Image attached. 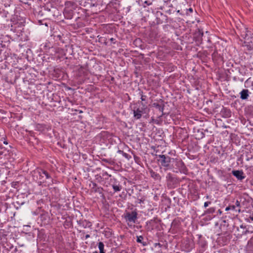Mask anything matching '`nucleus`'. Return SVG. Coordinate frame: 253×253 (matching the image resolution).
<instances>
[{"mask_svg": "<svg viewBox=\"0 0 253 253\" xmlns=\"http://www.w3.org/2000/svg\"><path fill=\"white\" fill-rule=\"evenodd\" d=\"M32 174L34 180L36 181L39 185L47 186L53 183V179L50 174L44 169H36L32 171Z\"/></svg>", "mask_w": 253, "mask_h": 253, "instance_id": "nucleus-1", "label": "nucleus"}, {"mask_svg": "<svg viewBox=\"0 0 253 253\" xmlns=\"http://www.w3.org/2000/svg\"><path fill=\"white\" fill-rule=\"evenodd\" d=\"M131 110L133 112V118L136 120H139L143 114L146 113L147 107L144 103L137 102L133 104Z\"/></svg>", "mask_w": 253, "mask_h": 253, "instance_id": "nucleus-2", "label": "nucleus"}, {"mask_svg": "<svg viewBox=\"0 0 253 253\" xmlns=\"http://www.w3.org/2000/svg\"><path fill=\"white\" fill-rule=\"evenodd\" d=\"M138 213L136 210L129 211H126L123 217L129 227H132L136 223L137 219Z\"/></svg>", "mask_w": 253, "mask_h": 253, "instance_id": "nucleus-3", "label": "nucleus"}, {"mask_svg": "<svg viewBox=\"0 0 253 253\" xmlns=\"http://www.w3.org/2000/svg\"><path fill=\"white\" fill-rule=\"evenodd\" d=\"M11 30L14 32H16L18 31L17 28H22L24 26L25 20L23 18L19 19L17 16H14L11 19Z\"/></svg>", "mask_w": 253, "mask_h": 253, "instance_id": "nucleus-4", "label": "nucleus"}, {"mask_svg": "<svg viewBox=\"0 0 253 253\" xmlns=\"http://www.w3.org/2000/svg\"><path fill=\"white\" fill-rule=\"evenodd\" d=\"M159 157L161 159V160H159L161 165L163 167L166 168L167 169H169L171 158L164 155H159Z\"/></svg>", "mask_w": 253, "mask_h": 253, "instance_id": "nucleus-5", "label": "nucleus"}, {"mask_svg": "<svg viewBox=\"0 0 253 253\" xmlns=\"http://www.w3.org/2000/svg\"><path fill=\"white\" fill-rule=\"evenodd\" d=\"M175 165L181 173H186L187 171L186 168L184 163L181 160H176Z\"/></svg>", "mask_w": 253, "mask_h": 253, "instance_id": "nucleus-6", "label": "nucleus"}, {"mask_svg": "<svg viewBox=\"0 0 253 253\" xmlns=\"http://www.w3.org/2000/svg\"><path fill=\"white\" fill-rule=\"evenodd\" d=\"M78 76L84 79H86L88 74V71L86 67L81 66L78 69Z\"/></svg>", "mask_w": 253, "mask_h": 253, "instance_id": "nucleus-7", "label": "nucleus"}, {"mask_svg": "<svg viewBox=\"0 0 253 253\" xmlns=\"http://www.w3.org/2000/svg\"><path fill=\"white\" fill-rule=\"evenodd\" d=\"M63 14L65 18L67 19H71L74 15V9L68 8V7H65Z\"/></svg>", "mask_w": 253, "mask_h": 253, "instance_id": "nucleus-8", "label": "nucleus"}, {"mask_svg": "<svg viewBox=\"0 0 253 253\" xmlns=\"http://www.w3.org/2000/svg\"><path fill=\"white\" fill-rule=\"evenodd\" d=\"M110 182L113 183L112 187L114 190V192H119L122 189V187L118 183L117 179L115 178H111L110 179Z\"/></svg>", "mask_w": 253, "mask_h": 253, "instance_id": "nucleus-9", "label": "nucleus"}, {"mask_svg": "<svg viewBox=\"0 0 253 253\" xmlns=\"http://www.w3.org/2000/svg\"><path fill=\"white\" fill-rule=\"evenodd\" d=\"M232 173L238 180H242L245 178V176L244 175V172L242 170H233Z\"/></svg>", "mask_w": 253, "mask_h": 253, "instance_id": "nucleus-10", "label": "nucleus"}, {"mask_svg": "<svg viewBox=\"0 0 253 253\" xmlns=\"http://www.w3.org/2000/svg\"><path fill=\"white\" fill-rule=\"evenodd\" d=\"M220 112L222 116L225 118H230L231 116V112L230 109L226 108H223Z\"/></svg>", "mask_w": 253, "mask_h": 253, "instance_id": "nucleus-11", "label": "nucleus"}, {"mask_svg": "<svg viewBox=\"0 0 253 253\" xmlns=\"http://www.w3.org/2000/svg\"><path fill=\"white\" fill-rule=\"evenodd\" d=\"M240 98L242 100L247 99L249 96V91L248 89H244L240 92Z\"/></svg>", "mask_w": 253, "mask_h": 253, "instance_id": "nucleus-12", "label": "nucleus"}, {"mask_svg": "<svg viewBox=\"0 0 253 253\" xmlns=\"http://www.w3.org/2000/svg\"><path fill=\"white\" fill-rule=\"evenodd\" d=\"M78 224L80 226H82L84 228H88L91 226V223L85 220L79 221L78 222Z\"/></svg>", "mask_w": 253, "mask_h": 253, "instance_id": "nucleus-13", "label": "nucleus"}, {"mask_svg": "<svg viewBox=\"0 0 253 253\" xmlns=\"http://www.w3.org/2000/svg\"><path fill=\"white\" fill-rule=\"evenodd\" d=\"M149 172H150V174L151 175V176L152 178H153L155 180H160V179H161V176L160 175V174L159 173L155 172L154 171H153L152 169L150 170Z\"/></svg>", "mask_w": 253, "mask_h": 253, "instance_id": "nucleus-14", "label": "nucleus"}, {"mask_svg": "<svg viewBox=\"0 0 253 253\" xmlns=\"http://www.w3.org/2000/svg\"><path fill=\"white\" fill-rule=\"evenodd\" d=\"M153 106L155 107L156 109L158 110L161 113H162V115H163V111H164V106L162 104L154 103L153 104Z\"/></svg>", "mask_w": 253, "mask_h": 253, "instance_id": "nucleus-15", "label": "nucleus"}, {"mask_svg": "<svg viewBox=\"0 0 253 253\" xmlns=\"http://www.w3.org/2000/svg\"><path fill=\"white\" fill-rule=\"evenodd\" d=\"M65 7H68L69 8L75 9L76 5V3L73 1H67L65 3Z\"/></svg>", "mask_w": 253, "mask_h": 253, "instance_id": "nucleus-16", "label": "nucleus"}, {"mask_svg": "<svg viewBox=\"0 0 253 253\" xmlns=\"http://www.w3.org/2000/svg\"><path fill=\"white\" fill-rule=\"evenodd\" d=\"M231 210H233V211H238L239 213H240L241 212V209H235V206H233V205L229 206L225 208L226 211H228Z\"/></svg>", "mask_w": 253, "mask_h": 253, "instance_id": "nucleus-17", "label": "nucleus"}, {"mask_svg": "<svg viewBox=\"0 0 253 253\" xmlns=\"http://www.w3.org/2000/svg\"><path fill=\"white\" fill-rule=\"evenodd\" d=\"M143 240V237L142 236H137L136 241L137 243L142 244L143 246H145L146 245V243H144L142 242Z\"/></svg>", "mask_w": 253, "mask_h": 253, "instance_id": "nucleus-18", "label": "nucleus"}, {"mask_svg": "<svg viewBox=\"0 0 253 253\" xmlns=\"http://www.w3.org/2000/svg\"><path fill=\"white\" fill-rule=\"evenodd\" d=\"M98 249L100 251H104V245L103 242H100L98 243Z\"/></svg>", "mask_w": 253, "mask_h": 253, "instance_id": "nucleus-19", "label": "nucleus"}, {"mask_svg": "<svg viewBox=\"0 0 253 253\" xmlns=\"http://www.w3.org/2000/svg\"><path fill=\"white\" fill-rule=\"evenodd\" d=\"M92 187H91V189L95 192H97V189H98V187H97V184L94 182H91Z\"/></svg>", "mask_w": 253, "mask_h": 253, "instance_id": "nucleus-20", "label": "nucleus"}, {"mask_svg": "<svg viewBox=\"0 0 253 253\" xmlns=\"http://www.w3.org/2000/svg\"><path fill=\"white\" fill-rule=\"evenodd\" d=\"M103 161H104L106 163H108L110 165H113L115 163V162L113 161H112L110 159H103Z\"/></svg>", "mask_w": 253, "mask_h": 253, "instance_id": "nucleus-21", "label": "nucleus"}, {"mask_svg": "<svg viewBox=\"0 0 253 253\" xmlns=\"http://www.w3.org/2000/svg\"><path fill=\"white\" fill-rule=\"evenodd\" d=\"M234 206H235V209H240V202L238 200H236L235 202V205Z\"/></svg>", "mask_w": 253, "mask_h": 253, "instance_id": "nucleus-22", "label": "nucleus"}, {"mask_svg": "<svg viewBox=\"0 0 253 253\" xmlns=\"http://www.w3.org/2000/svg\"><path fill=\"white\" fill-rule=\"evenodd\" d=\"M214 212V209L213 208H211L207 210V212L209 213H212Z\"/></svg>", "mask_w": 253, "mask_h": 253, "instance_id": "nucleus-23", "label": "nucleus"}, {"mask_svg": "<svg viewBox=\"0 0 253 253\" xmlns=\"http://www.w3.org/2000/svg\"><path fill=\"white\" fill-rule=\"evenodd\" d=\"M193 8H189L188 9H186V14H189V12L192 13L193 12Z\"/></svg>", "mask_w": 253, "mask_h": 253, "instance_id": "nucleus-24", "label": "nucleus"}, {"mask_svg": "<svg viewBox=\"0 0 253 253\" xmlns=\"http://www.w3.org/2000/svg\"><path fill=\"white\" fill-rule=\"evenodd\" d=\"M211 204V202H205L204 203V208H207V207H208L210 204Z\"/></svg>", "mask_w": 253, "mask_h": 253, "instance_id": "nucleus-25", "label": "nucleus"}, {"mask_svg": "<svg viewBox=\"0 0 253 253\" xmlns=\"http://www.w3.org/2000/svg\"><path fill=\"white\" fill-rule=\"evenodd\" d=\"M154 246L156 248L157 247H159V248H161L162 246V245H161L159 243H156L154 244Z\"/></svg>", "mask_w": 253, "mask_h": 253, "instance_id": "nucleus-26", "label": "nucleus"}, {"mask_svg": "<svg viewBox=\"0 0 253 253\" xmlns=\"http://www.w3.org/2000/svg\"><path fill=\"white\" fill-rule=\"evenodd\" d=\"M107 175L110 177H112V175L111 174H108V173L106 171L103 173V176Z\"/></svg>", "mask_w": 253, "mask_h": 253, "instance_id": "nucleus-27", "label": "nucleus"}, {"mask_svg": "<svg viewBox=\"0 0 253 253\" xmlns=\"http://www.w3.org/2000/svg\"><path fill=\"white\" fill-rule=\"evenodd\" d=\"M144 4H146L147 5H150L152 4V3L149 1H147V0H145L144 2Z\"/></svg>", "mask_w": 253, "mask_h": 253, "instance_id": "nucleus-28", "label": "nucleus"}, {"mask_svg": "<svg viewBox=\"0 0 253 253\" xmlns=\"http://www.w3.org/2000/svg\"><path fill=\"white\" fill-rule=\"evenodd\" d=\"M146 95H141V99L142 101H145L146 100Z\"/></svg>", "mask_w": 253, "mask_h": 253, "instance_id": "nucleus-29", "label": "nucleus"}, {"mask_svg": "<svg viewBox=\"0 0 253 253\" xmlns=\"http://www.w3.org/2000/svg\"><path fill=\"white\" fill-rule=\"evenodd\" d=\"M250 219H251V220L253 221V216H250V217L248 219H246V221L247 222H250Z\"/></svg>", "mask_w": 253, "mask_h": 253, "instance_id": "nucleus-30", "label": "nucleus"}, {"mask_svg": "<svg viewBox=\"0 0 253 253\" xmlns=\"http://www.w3.org/2000/svg\"><path fill=\"white\" fill-rule=\"evenodd\" d=\"M90 0L91 1V2L89 3V4H90V5L91 6H96V4H95V3L92 2V0Z\"/></svg>", "mask_w": 253, "mask_h": 253, "instance_id": "nucleus-31", "label": "nucleus"}, {"mask_svg": "<svg viewBox=\"0 0 253 253\" xmlns=\"http://www.w3.org/2000/svg\"><path fill=\"white\" fill-rule=\"evenodd\" d=\"M3 143V144H4L5 145L8 144V142L6 140H5V139L4 140Z\"/></svg>", "mask_w": 253, "mask_h": 253, "instance_id": "nucleus-32", "label": "nucleus"}, {"mask_svg": "<svg viewBox=\"0 0 253 253\" xmlns=\"http://www.w3.org/2000/svg\"><path fill=\"white\" fill-rule=\"evenodd\" d=\"M171 174L170 173H169L168 175L167 176V178H170L171 177Z\"/></svg>", "mask_w": 253, "mask_h": 253, "instance_id": "nucleus-33", "label": "nucleus"}, {"mask_svg": "<svg viewBox=\"0 0 253 253\" xmlns=\"http://www.w3.org/2000/svg\"><path fill=\"white\" fill-rule=\"evenodd\" d=\"M251 88H252V89L253 90V81L251 82Z\"/></svg>", "mask_w": 253, "mask_h": 253, "instance_id": "nucleus-34", "label": "nucleus"}, {"mask_svg": "<svg viewBox=\"0 0 253 253\" xmlns=\"http://www.w3.org/2000/svg\"><path fill=\"white\" fill-rule=\"evenodd\" d=\"M123 155L124 156H125V157H126H126H127V155H128V154H126V153H125V152H124V153H123Z\"/></svg>", "mask_w": 253, "mask_h": 253, "instance_id": "nucleus-35", "label": "nucleus"}, {"mask_svg": "<svg viewBox=\"0 0 253 253\" xmlns=\"http://www.w3.org/2000/svg\"><path fill=\"white\" fill-rule=\"evenodd\" d=\"M89 237H90V236H89V235H88V234L86 235H85V238L86 239H87V238H89Z\"/></svg>", "mask_w": 253, "mask_h": 253, "instance_id": "nucleus-36", "label": "nucleus"}, {"mask_svg": "<svg viewBox=\"0 0 253 253\" xmlns=\"http://www.w3.org/2000/svg\"><path fill=\"white\" fill-rule=\"evenodd\" d=\"M118 153H120V154H123V153H124V152L123 151H122V150H119V151H118Z\"/></svg>", "mask_w": 253, "mask_h": 253, "instance_id": "nucleus-37", "label": "nucleus"}, {"mask_svg": "<svg viewBox=\"0 0 253 253\" xmlns=\"http://www.w3.org/2000/svg\"><path fill=\"white\" fill-rule=\"evenodd\" d=\"M205 198H206V199H210V196L209 195H206L205 196Z\"/></svg>", "mask_w": 253, "mask_h": 253, "instance_id": "nucleus-38", "label": "nucleus"}, {"mask_svg": "<svg viewBox=\"0 0 253 253\" xmlns=\"http://www.w3.org/2000/svg\"><path fill=\"white\" fill-rule=\"evenodd\" d=\"M100 253H105V252H104V251H100Z\"/></svg>", "mask_w": 253, "mask_h": 253, "instance_id": "nucleus-39", "label": "nucleus"}, {"mask_svg": "<svg viewBox=\"0 0 253 253\" xmlns=\"http://www.w3.org/2000/svg\"><path fill=\"white\" fill-rule=\"evenodd\" d=\"M246 83H250V82L249 81V80H247V81L246 82Z\"/></svg>", "mask_w": 253, "mask_h": 253, "instance_id": "nucleus-40", "label": "nucleus"}, {"mask_svg": "<svg viewBox=\"0 0 253 253\" xmlns=\"http://www.w3.org/2000/svg\"><path fill=\"white\" fill-rule=\"evenodd\" d=\"M110 40H111L112 42H113V41H114V39H113V38H111V39H110Z\"/></svg>", "mask_w": 253, "mask_h": 253, "instance_id": "nucleus-41", "label": "nucleus"}, {"mask_svg": "<svg viewBox=\"0 0 253 253\" xmlns=\"http://www.w3.org/2000/svg\"><path fill=\"white\" fill-rule=\"evenodd\" d=\"M93 253H98V252L97 251H95Z\"/></svg>", "mask_w": 253, "mask_h": 253, "instance_id": "nucleus-42", "label": "nucleus"}, {"mask_svg": "<svg viewBox=\"0 0 253 253\" xmlns=\"http://www.w3.org/2000/svg\"><path fill=\"white\" fill-rule=\"evenodd\" d=\"M142 202V201L141 200H139V203H141Z\"/></svg>", "mask_w": 253, "mask_h": 253, "instance_id": "nucleus-43", "label": "nucleus"}]
</instances>
